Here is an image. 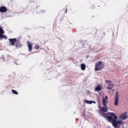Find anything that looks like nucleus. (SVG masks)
Returning a JSON list of instances; mask_svg holds the SVG:
<instances>
[{
  "label": "nucleus",
  "instance_id": "1",
  "mask_svg": "<svg viewBox=\"0 0 128 128\" xmlns=\"http://www.w3.org/2000/svg\"><path fill=\"white\" fill-rule=\"evenodd\" d=\"M122 124V123L121 120H118L114 122L112 125L115 128H120L121 125Z\"/></svg>",
  "mask_w": 128,
  "mask_h": 128
},
{
  "label": "nucleus",
  "instance_id": "2",
  "mask_svg": "<svg viewBox=\"0 0 128 128\" xmlns=\"http://www.w3.org/2000/svg\"><path fill=\"white\" fill-rule=\"evenodd\" d=\"M105 82L107 84L106 88L108 89L111 90L113 88L114 85L111 81L110 80H106Z\"/></svg>",
  "mask_w": 128,
  "mask_h": 128
},
{
  "label": "nucleus",
  "instance_id": "3",
  "mask_svg": "<svg viewBox=\"0 0 128 128\" xmlns=\"http://www.w3.org/2000/svg\"><path fill=\"white\" fill-rule=\"evenodd\" d=\"M102 62L100 61L99 62H97L96 63L95 68V70H99L102 68Z\"/></svg>",
  "mask_w": 128,
  "mask_h": 128
},
{
  "label": "nucleus",
  "instance_id": "4",
  "mask_svg": "<svg viewBox=\"0 0 128 128\" xmlns=\"http://www.w3.org/2000/svg\"><path fill=\"white\" fill-rule=\"evenodd\" d=\"M9 40L10 42L9 43V45L13 46L15 44V43L16 41V38L10 39Z\"/></svg>",
  "mask_w": 128,
  "mask_h": 128
},
{
  "label": "nucleus",
  "instance_id": "5",
  "mask_svg": "<svg viewBox=\"0 0 128 128\" xmlns=\"http://www.w3.org/2000/svg\"><path fill=\"white\" fill-rule=\"evenodd\" d=\"M118 93L117 92H116V95L114 103V105L116 106H117L118 105Z\"/></svg>",
  "mask_w": 128,
  "mask_h": 128
},
{
  "label": "nucleus",
  "instance_id": "6",
  "mask_svg": "<svg viewBox=\"0 0 128 128\" xmlns=\"http://www.w3.org/2000/svg\"><path fill=\"white\" fill-rule=\"evenodd\" d=\"M100 111L104 112H106L108 111V107L107 106H104V107L101 108L100 107Z\"/></svg>",
  "mask_w": 128,
  "mask_h": 128
},
{
  "label": "nucleus",
  "instance_id": "7",
  "mask_svg": "<svg viewBox=\"0 0 128 128\" xmlns=\"http://www.w3.org/2000/svg\"><path fill=\"white\" fill-rule=\"evenodd\" d=\"M127 115L126 113H124L122 114L120 116L119 118L122 120H124L127 118Z\"/></svg>",
  "mask_w": 128,
  "mask_h": 128
},
{
  "label": "nucleus",
  "instance_id": "8",
  "mask_svg": "<svg viewBox=\"0 0 128 128\" xmlns=\"http://www.w3.org/2000/svg\"><path fill=\"white\" fill-rule=\"evenodd\" d=\"M107 119L109 122H112V124L114 122H115L116 120V119H113L112 117L110 116H108Z\"/></svg>",
  "mask_w": 128,
  "mask_h": 128
},
{
  "label": "nucleus",
  "instance_id": "9",
  "mask_svg": "<svg viewBox=\"0 0 128 128\" xmlns=\"http://www.w3.org/2000/svg\"><path fill=\"white\" fill-rule=\"evenodd\" d=\"M7 9L4 6H2L0 8V12H7Z\"/></svg>",
  "mask_w": 128,
  "mask_h": 128
},
{
  "label": "nucleus",
  "instance_id": "10",
  "mask_svg": "<svg viewBox=\"0 0 128 128\" xmlns=\"http://www.w3.org/2000/svg\"><path fill=\"white\" fill-rule=\"evenodd\" d=\"M27 44L28 45V48L30 52L32 50V45L30 44H29L28 42H27Z\"/></svg>",
  "mask_w": 128,
  "mask_h": 128
},
{
  "label": "nucleus",
  "instance_id": "11",
  "mask_svg": "<svg viewBox=\"0 0 128 128\" xmlns=\"http://www.w3.org/2000/svg\"><path fill=\"white\" fill-rule=\"evenodd\" d=\"M102 89V86L100 85H98L95 89V91H98L101 90Z\"/></svg>",
  "mask_w": 128,
  "mask_h": 128
},
{
  "label": "nucleus",
  "instance_id": "12",
  "mask_svg": "<svg viewBox=\"0 0 128 128\" xmlns=\"http://www.w3.org/2000/svg\"><path fill=\"white\" fill-rule=\"evenodd\" d=\"M108 102V101L107 100H104V98L102 99V104L104 106H107V103Z\"/></svg>",
  "mask_w": 128,
  "mask_h": 128
},
{
  "label": "nucleus",
  "instance_id": "13",
  "mask_svg": "<svg viewBox=\"0 0 128 128\" xmlns=\"http://www.w3.org/2000/svg\"><path fill=\"white\" fill-rule=\"evenodd\" d=\"M86 66L84 63L81 64V68L82 70H84L86 68Z\"/></svg>",
  "mask_w": 128,
  "mask_h": 128
},
{
  "label": "nucleus",
  "instance_id": "14",
  "mask_svg": "<svg viewBox=\"0 0 128 128\" xmlns=\"http://www.w3.org/2000/svg\"><path fill=\"white\" fill-rule=\"evenodd\" d=\"M84 102L88 104H91L92 103H95V102L91 101H88L87 100H85Z\"/></svg>",
  "mask_w": 128,
  "mask_h": 128
},
{
  "label": "nucleus",
  "instance_id": "15",
  "mask_svg": "<svg viewBox=\"0 0 128 128\" xmlns=\"http://www.w3.org/2000/svg\"><path fill=\"white\" fill-rule=\"evenodd\" d=\"M4 31L2 29V26H0V35L2 34H4Z\"/></svg>",
  "mask_w": 128,
  "mask_h": 128
},
{
  "label": "nucleus",
  "instance_id": "16",
  "mask_svg": "<svg viewBox=\"0 0 128 128\" xmlns=\"http://www.w3.org/2000/svg\"><path fill=\"white\" fill-rule=\"evenodd\" d=\"M110 114L112 115V116L113 117L114 119H116L117 117L113 113L110 112Z\"/></svg>",
  "mask_w": 128,
  "mask_h": 128
},
{
  "label": "nucleus",
  "instance_id": "17",
  "mask_svg": "<svg viewBox=\"0 0 128 128\" xmlns=\"http://www.w3.org/2000/svg\"><path fill=\"white\" fill-rule=\"evenodd\" d=\"M3 38L5 39H7V37L6 36L3 35H2V34L0 35V38Z\"/></svg>",
  "mask_w": 128,
  "mask_h": 128
},
{
  "label": "nucleus",
  "instance_id": "18",
  "mask_svg": "<svg viewBox=\"0 0 128 128\" xmlns=\"http://www.w3.org/2000/svg\"><path fill=\"white\" fill-rule=\"evenodd\" d=\"M12 92L13 94H18V93L16 92V90H12Z\"/></svg>",
  "mask_w": 128,
  "mask_h": 128
},
{
  "label": "nucleus",
  "instance_id": "19",
  "mask_svg": "<svg viewBox=\"0 0 128 128\" xmlns=\"http://www.w3.org/2000/svg\"><path fill=\"white\" fill-rule=\"evenodd\" d=\"M34 48L36 50H38L39 48V46L37 45H35L34 47Z\"/></svg>",
  "mask_w": 128,
  "mask_h": 128
},
{
  "label": "nucleus",
  "instance_id": "20",
  "mask_svg": "<svg viewBox=\"0 0 128 128\" xmlns=\"http://www.w3.org/2000/svg\"><path fill=\"white\" fill-rule=\"evenodd\" d=\"M108 98L107 96H105V98L104 99V100H107L108 99Z\"/></svg>",
  "mask_w": 128,
  "mask_h": 128
},
{
  "label": "nucleus",
  "instance_id": "21",
  "mask_svg": "<svg viewBox=\"0 0 128 128\" xmlns=\"http://www.w3.org/2000/svg\"><path fill=\"white\" fill-rule=\"evenodd\" d=\"M44 12V11H41V12L42 13Z\"/></svg>",
  "mask_w": 128,
  "mask_h": 128
},
{
  "label": "nucleus",
  "instance_id": "22",
  "mask_svg": "<svg viewBox=\"0 0 128 128\" xmlns=\"http://www.w3.org/2000/svg\"><path fill=\"white\" fill-rule=\"evenodd\" d=\"M67 11V9H66V12Z\"/></svg>",
  "mask_w": 128,
  "mask_h": 128
},
{
  "label": "nucleus",
  "instance_id": "23",
  "mask_svg": "<svg viewBox=\"0 0 128 128\" xmlns=\"http://www.w3.org/2000/svg\"><path fill=\"white\" fill-rule=\"evenodd\" d=\"M18 46L17 44H16V47H17Z\"/></svg>",
  "mask_w": 128,
  "mask_h": 128
},
{
  "label": "nucleus",
  "instance_id": "24",
  "mask_svg": "<svg viewBox=\"0 0 128 128\" xmlns=\"http://www.w3.org/2000/svg\"><path fill=\"white\" fill-rule=\"evenodd\" d=\"M114 90H112V91H114Z\"/></svg>",
  "mask_w": 128,
  "mask_h": 128
}]
</instances>
